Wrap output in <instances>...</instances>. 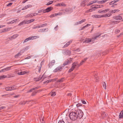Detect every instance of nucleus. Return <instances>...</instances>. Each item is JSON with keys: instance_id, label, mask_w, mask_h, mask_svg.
<instances>
[{"instance_id": "nucleus-1", "label": "nucleus", "mask_w": 123, "mask_h": 123, "mask_svg": "<svg viewBox=\"0 0 123 123\" xmlns=\"http://www.w3.org/2000/svg\"><path fill=\"white\" fill-rule=\"evenodd\" d=\"M83 113L82 111L80 110L75 111L74 112H72L69 114L70 119L72 120H74L77 118L80 119L83 117Z\"/></svg>"}, {"instance_id": "nucleus-2", "label": "nucleus", "mask_w": 123, "mask_h": 123, "mask_svg": "<svg viewBox=\"0 0 123 123\" xmlns=\"http://www.w3.org/2000/svg\"><path fill=\"white\" fill-rule=\"evenodd\" d=\"M101 35V34H100L97 36H94L91 39L86 38L85 39L83 43H87L91 42L93 43L94 42L95 40L97 38L99 37Z\"/></svg>"}, {"instance_id": "nucleus-3", "label": "nucleus", "mask_w": 123, "mask_h": 123, "mask_svg": "<svg viewBox=\"0 0 123 123\" xmlns=\"http://www.w3.org/2000/svg\"><path fill=\"white\" fill-rule=\"evenodd\" d=\"M78 66V62H74L72 64V66L69 70V72H70L73 71L75 68H78L79 67H77Z\"/></svg>"}, {"instance_id": "nucleus-4", "label": "nucleus", "mask_w": 123, "mask_h": 123, "mask_svg": "<svg viewBox=\"0 0 123 123\" xmlns=\"http://www.w3.org/2000/svg\"><path fill=\"white\" fill-rule=\"evenodd\" d=\"M5 89L6 91H11L16 89V86L14 85L13 86H9L5 87Z\"/></svg>"}, {"instance_id": "nucleus-5", "label": "nucleus", "mask_w": 123, "mask_h": 123, "mask_svg": "<svg viewBox=\"0 0 123 123\" xmlns=\"http://www.w3.org/2000/svg\"><path fill=\"white\" fill-rule=\"evenodd\" d=\"M18 36V34H14L11 37H8V38L10 40H12L16 38Z\"/></svg>"}, {"instance_id": "nucleus-6", "label": "nucleus", "mask_w": 123, "mask_h": 123, "mask_svg": "<svg viewBox=\"0 0 123 123\" xmlns=\"http://www.w3.org/2000/svg\"><path fill=\"white\" fill-rule=\"evenodd\" d=\"M72 60V59L70 58L69 60H68L67 61L64 62L63 63V65L64 66H65L68 65L69 63H71Z\"/></svg>"}, {"instance_id": "nucleus-7", "label": "nucleus", "mask_w": 123, "mask_h": 123, "mask_svg": "<svg viewBox=\"0 0 123 123\" xmlns=\"http://www.w3.org/2000/svg\"><path fill=\"white\" fill-rule=\"evenodd\" d=\"M64 11L67 13H71L73 11L72 9L71 8H67Z\"/></svg>"}, {"instance_id": "nucleus-8", "label": "nucleus", "mask_w": 123, "mask_h": 123, "mask_svg": "<svg viewBox=\"0 0 123 123\" xmlns=\"http://www.w3.org/2000/svg\"><path fill=\"white\" fill-rule=\"evenodd\" d=\"M86 20L85 19H84L81 20V21H79L78 22L75 23L74 24V25H77L79 24H81L83 22L85 21Z\"/></svg>"}, {"instance_id": "nucleus-9", "label": "nucleus", "mask_w": 123, "mask_h": 123, "mask_svg": "<svg viewBox=\"0 0 123 123\" xmlns=\"http://www.w3.org/2000/svg\"><path fill=\"white\" fill-rule=\"evenodd\" d=\"M53 8V7H48L45 10H44V13L49 12L52 10Z\"/></svg>"}, {"instance_id": "nucleus-10", "label": "nucleus", "mask_w": 123, "mask_h": 123, "mask_svg": "<svg viewBox=\"0 0 123 123\" xmlns=\"http://www.w3.org/2000/svg\"><path fill=\"white\" fill-rule=\"evenodd\" d=\"M120 10L118 9H114L110 11L109 12L111 14H113L119 12Z\"/></svg>"}, {"instance_id": "nucleus-11", "label": "nucleus", "mask_w": 123, "mask_h": 123, "mask_svg": "<svg viewBox=\"0 0 123 123\" xmlns=\"http://www.w3.org/2000/svg\"><path fill=\"white\" fill-rule=\"evenodd\" d=\"M32 6L30 5H28L26 6H25L23 8L22 10H25L26 9L28 8H30Z\"/></svg>"}, {"instance_id": "nucleus-12", "label": "nucleus", "mask_w": 123, "mask_h": 123, "mask_svg": "<svg viewBox=\"0 0 123 123\" xmlns=\"http://www.w3.org/2000/svg\"><path fill=\"white\" fill-rule=\"evenodd\" d=\"M113 18L114 19L116 20H121L122 19V17L118 15L117 16L113 17Z\"/></svg>"}, {"instance_id": "nucleus-13", "label": "nucleus", "mask_w": 123, "mask_h": 123, "mask_svg": "<svg viewBox=\"0 0 123 123\" xmlns=\"http://www.w3.org/2000/svg\"><path fill=\"white\" fill-rule=\"evenodd\" d=\"M66 6V5L63 2H62L56 5V6Z\"/></svg>"}, {"instance_id": "nucleus-14", "label": "nucleus", "mask_w": 123, "mask_h": 123, "mask_svg": "<svg viewBox=\"0 0 123 123\" xmlns=\"http://www.w3.org/2000/svg\"><path fill=\"white\" fill-rule=\"evenodd\" d=\"M8 31V29L7 28H5L0 30V33Z\"/></svg>"}, {"instance_id": "nucleus-15", "label": "nucleus", "mask_w": 123, "mask_h": 123, "mask_svg": "<svg viewBox=\"0 0 123 123\" xmlns=\"http://www.w3.org/2000/svg\"><path fill=\"white\" fill-rule=\"evenodd\" d=\"M10 67H8L7 68H5L4 69H2L0 71V72H5L8 71L10 69Z\"/></svg>"}, {"instance_id": "nucleus-16", "label": "nucleus", "mask_w": 123, "mask_h": 123, "mask_svg": "<svg viewBox=\"0 0 123 123\" xmlns=\"http://www.w3.org/2000/svg\"><path fill=\"white\" fill-rule=\"evenodd\" d=\"M48 28L41 29L39 30L38 31L40 32H43L44 31H48Z\"/></svg>"}, {"instance_id": "nucleus-17", "label": "nucleus", "mask_w": 123, "mask_h": 123, "mask_svg": "<svg viewBox=\"0 0 123 123\" xmlns=\"http://www.w3.org/2000/svg\"><path fill=\"white\" fill-rule=\"evenodd\" d=\"M103 6L102 5H95L94 6V7L95 9L98 8H100L103 7Z\"/></svg>"}, {"instance_id": "nucleus-18", "label": "nucleus", "mask_w": 123, "mask_h": 123, "mask_svg": "<svg viewBox=\"0 0 123 123\" xmlns=\"http://www.w3.org/2000/svg\"><path fill=\"white\" fill-rule=\"evenodd\" d=\"M119 117L120 118H123V110L120 113L119 115Z\"/></svg>"}, {"instance_id": "nucleus-19", "label": "nucleus", "mask_w": 123, "mask_h": 123, "mask_svg": "<svg viewBox=\"0 0 123 123\" xmlns=\"http://www.w3.org/2000/svg\"><path fill=\"white\" fill-rule=\"evenodd\" d=\"M41 80H43L46 79V78H47L48 77V76L46 75H45V74H44L42 76H41Z\"/></svg>"}, {"instance_id": "nucleus-20", "label": "nucleus", "mask_w": 123, "mask_h": 123, "mask_svg": "<svg viewBox=\"0 0 123 123\" xmlns=\"http://www.w3.org/2000/svg\"><path fill=\"white\" fill-rule=\"evenodd\" d=\"M27 72H26L25 71H23L18 72V74L19 75H22L24 74H25Z\"/></svg>"}, {"instance_id": "nucleus-21", "label": "nucleus", "mask_w": 123, "mask_h": 123, "mask_svg": "<svg viewBox=\"0 0 123 123\" xmlns=\"http://www.w3.org/2000/svg\"><path fill=\"white\" fill-rule=\"evenodd\" d=\"M72 41L71 40L68 42L66 44H65V45H64V46L63 47H67L69 45L70 43H72Z\"/></svg>"}, {"instance_id": "nucleus-22", "label": "nucleus", "mask_w": 123, "mask_h": 123, "mask_svg": "<svg viewBox=\"0 0 123 123\" xmlns=\"http://www.w3.org/2000/svg\"><path fill=\"white\" fill-rule=\"evenodd\" d=\"M56 14V16L57 15H61L62 14H65V13L64 12V11H63V12H59L57 13H55Z\"/></svg>"}, {"instance_id": "nucleus-23", "label": "nucleus", "mask_w": 123, "mask_h": 123, "mask_svg": "<svg viewBox=\"0 0 123 123\" xmlns=\"http://www.w3.org/2000/svg\"><path fill=\"white\" fill-rule=\"evenodd\" d=\"M65 53L67 55H70L71 54V52L70 50H67L65 51Z\"/></svg>"}, {"instance_id": "nucleus-24", "label": "nucleus", "mask_w": 123, "mask_h": 123, "mask_svg": "<svg viewBox=\"0 0 123 123\" xmlns=\"http://www.w3.org/2000/svg\"><path fill=\"white\" fill-rule=\"evenodd\" d=\"M109 4L110 5H111V7H114L115 6L117 5V4H115L114 3H111V2H110L109 3Z\"/></svg>"}, {"instance_id": "nucleus-25", "label": "nucleus", "mask_w": 123, "mask_h": 123, "mask_svg": "<svg viewBox=\"0 0 123 123\" xmlns=\"http://www.w3.org/2000/svg\"><path fill=\"white\" fill-rule=\"evenodd\" d=\"M35 37H37V36H36L30 37H29L28 38V40L29 41V40H32V39H34Z\"/></svg>"}, {"instance_id": "nucleus-26", "label": "nucleus", "mask_w": 123, "mask_h": 123, "mask_svg": "<svg viewBox=\"0 0 123 123\" xmlns=\"http://www.w3.org/2000/svg\"><path fill=\"white\" fill-rule=\"evenodd\" d=\"M107 1V0H102L99 1V2H98V3L103 4L106 2Z\"/></svg>"}, {"instance_id": "nucleus-27", "label": "nucleus", "mask_w": 123, "mask_h": 123, "mask_svg": "<svg viewBox=\"0 0 123 123\" xmlns=\"http://www.w3.org/2000/svg\"><path fill=\"white\" fill-rule=\"evenodd\" d=\"M109 13H107L105 15V17H107L111 16L112 14L110 12Z\"/></svg>"}, {"instance_id": "nucleus-28", "label": "nucleus", "mask_w": 123, "mask_h": 123, "mask_svg": "<svg viewBox=\"0 0 123 123\" xmlns=\"http://www.w3.org/2000/svg\"><path fill=\"white\" fill-rule=\"evenodd\" d=\"M95 5H93V6H92V8H91L89 9V12H92L95 10L94 9H95V8H94V6Z\"/></svg>"}, {"instance_id": "nucleus-29", "label": "nucleus", "mask_w": 123, "mask_h": 123, "mask_svg": "<svg viewBox=\"0 0 123 123\" xmlns=\"http://www.w3.org/2000/svg\"><path fill=\"white\" fill-rule=\"evenodd\" d=\"M100 15H93L92 17L94 18H97L100 17Z\"/></svg>"}, {"instance_id": "nucleus-30", "label": "nucleus", "mask_w": 123, "mask_h": 123, "mask_svg": "<svg viewBox=\"0 0 123 123\" xmlns=\"http://www.w3.org/2000/svg\"><path fill=\"white\" fill-rule=\"evenodd\" d=\"M32 17L31 13L28 14L25 16L26 18H32Z\"/></svg>"}, {"instance_id": "nucleus-31", "label": "nucleus", "mask_w": 123, "mask_h": 123, "mask_svg": "<svg viewBox=\"0 0 123 123\" xmlns=\"http://www.w3.org/2000/svg\"><path fill=\"white\" fill-rule=\"evenodd\" d=\"M41 80V76L38 78H34V80L35 81H38Z\"/></svg>"}, {"instance_id": "nucleus-32", "label": "nucleus", "mask_w": 123, "mask_h": 123, "mask_svg": "<svg viewBox=\"0 0 123 123\" xmlns=\"http://www.w3.org/2000/svg\"><path fill=\"white\" fill-rule=\"evenodd\" d=\"M7 76L5 75H2L0 76V80L7 77Z\"/></svg>"}, {"instance_id": "nucleus-33", "label": "nucleus", "mask_w": 123, "mask_h": 123, "mask_svg": "<svg viewBox=\"0 0 123 123\" xmlns=\"http://www.w3.org/2000/svg\"><path fill=\"white\" fill-rule=\"evenodd\" d=\"M58 70L59 71H61L62 69V67L61 66H59L57 67Z\"/></svg>"}, {"instance_id": "nucleus-34", "label": "nucleus", "mask_w": 123, "mask_h": 123, "mask_svg": "<svg viewBox=\"0 0 123 123\" xmlns=\"http://www.w3.org/2000/svg\"><path fill=\"white\" fill-rule=\"evenodd\" d=\"M47 80L46 81H45L43 83L45 84H46V83H48L49 82H50L52 81V80Z\"/></svg>"}, {"instance_id": "nucleus-35", "label": "nucleus", "mask_w": 123, "mask_h": 123, "mask_svg": "<svg viewBox=\"0 0 123 123\" xmlns=\"http://www.w3.org/2000/svg\"><path fill=\"white\" fill-rule=\"evenodd\" d=\"M55 60H53L51 62L50 64H51L52 66L55 63Z\"/></svg>"}, {"instance_id": "nucleus-36", "label": "nucleus", "mask_w": 123, "mask_h": 123, "mask_svg": "<svg viewBox=\"0 0 123 123\" xmlns=\"http://www.w3.org/2000/svg\"><path fill=\"white\" fill-rule=\"evenodd\" d=\"M43 117L42 118L40 119V121L41 123H45V121Z\"/></svg>"}, {"instance_id": "nucleus-37", "label": "nucleus", "mask_w": 123, "mask_h": 123, "mask_svg": "<svg viewBox=\"0 0 123 123\" xmlns=\"http://www.w3.org/2000/svg\"><path fill=\"white\" fill-rule=\"evenodd\" d=\"M111 22V23L112 24H115L118 23H119V22L118 21H113Z\"/></svg>"}, {"instance_id": "nucleus-38", "label": "nucleus", "mask_w": 123, "mask_h": 123, "mask_svg": "<svg viewBox=\"0 0 123 123\" xmlns=\"http://www.w3.org/2000/svg\"><path fill=\"white\" fill-rule=\"evenodd\" d=\"M51 96H54L56 95V93L55 92H52L51 93Z\"/></svg>"}, {"instance_id": "nucleus-39", "label": "nucleus", "mask_w": 123, "mask_h": 123, "mask_svg": "<svg viewBox=\"0 0 123 123\" xmlns=\"http://www.w3.org/2000/svg\"><path fill=\"white\" fill-rule=\"evenodd\" d=\"M44 9H41L40 10H38V13H41L42 12H43V13H44Z\"/></svg>"}, {"instance_id": "nucleus-40", "label": "nucleus", "mask_w": 123, "mask_h": 123, "mask_svg": "<svg viewBox=\"0 0 123 123\" xmlns=\"http://www.w3.org/2000/svg\"><path fill=\"white\" fill-rule=\"evenodd\" d=\"M25 20H24V21H22V22H20L19 24H18V25L21 26L22 25H23L24 23H25Z\"/></svg>"}, {"instance_id": "nucleus-41", "label": "nucleus", "mask_w": 123, "mask_h": 123, "mask_svg": "<svg viewBox=\"0 0 123 123\" xmlns=\"http://www.w3.org/2000/svg\"><path fill=\"white\" fill-rule=\"evenodd\" d=\"M103 88L105 89H106V84L104 82L103 83Z\"/></svg>"}, {"instance_id": "nucleus-42", "label": "nucleus", "mask_w": 123, "mask_h": 123, "mask_svg": "<svg viewBox=\"0 0 123 123\" xmlns=\"http://www.w3.org/2000/svg\"><path fill=\"white\" fill-rule=\"evenodd\" d=\"M91 25L90 24H87L86 25L83 26V28L84 29L86 28V27H88L89 26Z\"/></svg>"}, {"instance_id": "nucleus-43", "label": "nucleus", "mask_w": 123, "mask_h": 123, "mask_svg": "<svg viewBox=\"0 0 123 123\" xmlns=\"http://www.w3.org/2000/svg\"><path fill=\"white\" fill-rule=\"evenodd\" d=\"M64 80V78H62L61 79L59 80H58L57 82H62Z\"/></svg>"}, {"instance_id": "nucleus-44", "label": "nucleus", "mask_w": 123, "mask_h": 123, "mask_svg": "<svg viewBox=\"0 0 123 123\" xmlns=\"http://www.w3.org/2000/svg\"><path fill=\"white\" fill-rule=\"evenodd\" d=\"M32 17L33 16H35L37 15L38 14L37 13H31Z\"/></svg>"}, {"instance_id": "nucleus-45", "label": "nucleus", "mask_w": 123, "mask_h": 123, "mask_svg": "<svg viewBox=\"0 0 123 123\" xmlns=\"http://www.w3.org/2000/svg\"><path fill=\"white\" fill-rule=\"evenodd\" d=\"M93 1H91L90 2H89L87 5V6H90V5H91V4H92L93 3Z\"/></svg>"}, {"instance_id": "nucleus-46", "label": "nucleus", "mask_w": 123, "mask_h": 123, "mask_svg": "<svg viewBox=\"0 0 123 123\" xmlns=\"http://www.w3.org/2000/svg\"><path fill=\"white\" fill-rule=\"evenodd\" d=\"M110 9L109 8H107L106 9L104 10L105 13H106L107 12L109 11L110 10Z\"/></svg>"}, {"instance_id": "nucleus-47", "label": "nucleus", "mask_w": 123, "mask_h": 123, "mask_svg": "<svg viewBox=\"0 0 123 123\" xmlns=\"http://www.w3.org/2000/svg\"><path fill=\"white\" fill-rule=\"evenodd\" d=\"M104 10H99L98 11V12L99 13H105Z\"/></svg>"}, {"instance_id": "nucleus-48", "label": "nucleus", "mask_w": 123, "mask_h": 123, "mask_svg": "<svg viewBox=\"0 0 123 123\" xmlns=\"http://www.w3.org/2000/svg\"><path fill=\"white\" fill-rule=\"evenodd\" d=\"M31 22L30 21V20H29L27 21H26L25 20V24H29Z\"/></svg>"}, {"instance_id": "nucleus-49", "label": "nucleus", "mask_w": 123, "mask_h": 123, "mask_svg": "<svg viewBox=\"0 0 123 123\" xmlns=\"http://www.w3.org/2000/svg\"><path fill=\"white\" fill-rule=\"evenodd\" d=\"M58 123H65L63 120H61L59 121Z\"/></svg>"}, {"instance_id": "nucleus-50", "label": "nucleus", "mask_w": 123, "mask_h": 123, "mask_svg": "<svg viewBox=\"0 0 123 123\" xmlns=\"http://www.w3.org/2000/svg\"><path fill=\"white\" fill-rule=\"evenodd\" d=\"M29 40H28V38H26V39H25L24 40V41L23 42V43H25L26 42H27Z\"/></svg>"}, {"instance_id": "nucleus-51", "label": "nucleus", "mask_w": 123, "mask_h": 123, "mask_svg": "<svg viewBox=\"0 0 123 123\" xmlns=\"http://www.w3.org/2000/svg\"><path fill=\"white\" fill-rule=\"evenodd\" d=\"M12 3H9V4H7L6 5L7 6H11V5L12 4Z\"/></svg>"}, {"instance_id": "nucleus-52", "label": "nucleus", "mask_w": 123, "mask_h": 123, "mask_svg": "<svg viewBox=\"0 0 123 123\" xmlns=\"http://www.w3.org/2000/svg\"><path fill=\"white\" fill-rule=\"evenodd\" d=\"M32 55H30V56H28L26 57V58H25V59H29L31 58L32 57Z\"/></svg>"}, {"instance_id": "nucleus-53", "label": "nucleus", "mask_w": 123, "mask_h": 123, "mask_svg": "<svg viewBox=\"0 0 123 123\" xmlns=\"http://www.w3.org/2000/svg\"><path fill=\"white\" fill-rule=\"evenodd\" d=\"M13 20V22L14 23L15 22H16V21H19L20 20L19 19V18H17V19H14V20Z\"/></svg>"}, {"instance_id": "nucleus-54", "label": "nucleus", "mask_w": 123, "mask_h": 123, "mask_svg": "<svg viewBox=\"0 0 123 123\" xmlns=\"http://www.w3.org/2000/svg\"><path fill=\"white\" fill-rule=\"evenodd\" d=\"M58 71V69L57 68L54 70H53V72H56Z\"/></svg>"}, {"instance_id": "nucleus-55", "label": "nucleus", "mask_w": 123, "mask_h": 123, "mask_svg": "<svg viewBox=\"0 0 123 123\" xmlns=\"http://www.w3.org/2000/svg\"><path fill=\"white\" fill-rule=\"evenodd\" d=\"M56 14L55 13L53 15H52L50 16V17H53L54 16H56Z\"/></svg>"}, {"instance_id": "nucleus-56", "label": "nucleus", "mask_w": 123, "mask_h": 123, "mask_svg": "<svg viewBox=\"0 0 123 123\" xmlns=\"http://www.w3.org/2000/svg\"><path fill=\"white\" fill-rule=\"evenodd\" d=\"M23 53V52H22L21 51L20 52L18 53V56H19L20 55L22 54Z\"/></svg>"}, {"instance_id": "nucleus-57", "label": "nucleus", "mask_w": 123, "mask_h": 123, "mask_svg": "<svg viewBox=\"0 0 123 123\" xmlns=\"http://www.w3.org/2000/svg\"><path fill=\"white\" fill-rule=\"evenodd\" d=\"M83 64V63L82 62V61L80 62V64H78V66H77L78 67H79L81 65H82Z\"/></svg>"}, {"instance_id": "nucleus-58", "label": "nucleus", "mask_w": 123, "mask_h": 123, "mask_svg": "<svg viewBox=\"0 0 123 123\" xmlns=\"http://www.w3.org/2000/svg\"><path fill=\"white\" fill-rule=\"evenodd\" d=\"M47 25V24H43L41 25V27H43L44 26H46Z\"/></svg>"}, {"instance_id": "nucleus-59", "label": "nucleus", "mask_w": 123, "mask_h": 123, "mask_svg": "<svg viewBox=\"0 0 123 123\" xmlns=\"http://www.w3.org/2000/svg\"><path fill=\"white\" fill-rule=\"evenodd\" d=\"M13 21V20H12V21H11L10 22H8L7 23L9 24H12L14 23Z\"/></svg>"}, {"instance_id": "nucleus-60", "label": "nucleus", "mask_w": 123, "mask_h": 123, "mask_svg": "<svg viewBox=\"0 0 123 123\" xmlns=\"http://www.w3.org/2000/svg\"><path fill=\"white\" fill-rule=\"evenodd\" d=\"M5 108V107L3 106H1L0 107V111L1 109H4Z\"/></svg>"}, {"instance_id": "nucleus-61", "label": "nucleus", "mask_w": 123, "mask_h": 123, "mask_svg": "<svg viewBox=\"0 0 123 123\" xmlns=\"http://www.w3.org/2000/svg\"><path fill=\"white\" fill-rule=\"evenodd\" d=\"M93 1V3H95L96 2H97L98 3V2H99V1H98L97 0H95L94 1Z\"/></svg>"}, {"instance_id": "nucleus-62", "label": "nucleus", "mask_w": 123, "mask_h": 123, "mask_svg": "<svg viewBox=\"0 0 123 123\" xmlns=\"http://www.w3.org/2000/svg\"><path fill=\"white\" fill-rule=\"evenodd\" d=\"M94 77L95 78H97V79H96V82H97L98 81L97 80H98V78H97V76L96 75V74L95 75H94Z\"/></svg>"}, {"instance_id": "nucleus-63", "label": "nucleus", "mask_w": 123, "mask_h": 123, "mask_svg": "<svg viewBox=\"0 0 123 123\" xmlns=\"http://www.w3.org/2000/svg\"><path fill=\"white\" fill-rule=\"evenodd\" d=\"M81 104H77L76 106L77 107H79L80 106H81Z\"/></svg>"}, {"instance_id": "nucleus-64", "label": "nucleus", "mask_w": 123, "mask_h": 123, "mask_svg": "<svg viewBox=\"0 0 123 123\" xmlns=\"http://www.w3.org/2000/svg\"><path fill=\"white\" fill-rule=\"evenodd\" d=\"M30 20V22L31 23L34 21L35 20V19H32Z\"/></svg>"}]
</instances>
